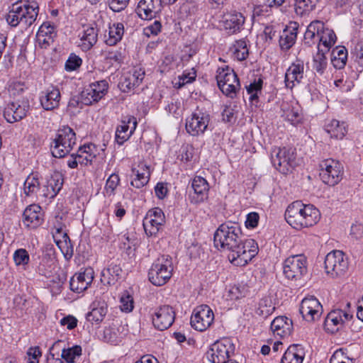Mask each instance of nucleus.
I'll return each instance as SVG.
<instances>
[{
  "instance_id": "nucleus-14",
  "label": "nucleus",
  "mask_w": 363,
  "mask_h": 363,
  "mask_svg": "<svg viewBox=\"0 0 363 363\" xmlns=\"http://www.w3.org/2000/svg\"><path fill=\"white\" fill-rule=\"evenodd\" d=\"M175 312L172 307L164 305L157 308L152 317L154 326L160 330L169 328L174 321Z\"/></svg>"
},
{
  "instance_id": "nucleus-46",
  "label": "nucleus",
  "mask_w": 363,
  "mask_h": 363,
  "mask_svg": "<svg viewBox=\"0 0 363 363\" xmlns=\"http://www.w3.org/2000/svg\"><path fill=\"white\" fill-rule=\"evenodd\" d=\"M104 340L110 344L118 345L121 342L122 336L117 328H108L104 331Z\"/></svg>"
},
{
  "instance_id": "nucleus-12",
  "label": "nucleus",
  "mask_w": 363,
  "mask_h": 363,
  "mask_svg": "<svg viewBox=\"0 0 363 363\" xmlns=\"http://www.w3.org/2000/svg\"><path fill=\"white\" fill-rule=\"evenodd\" d=\"M325 272H344L347 270L348 261L341 250H333L325 259Z\"/></svg>"
},
{
  "instance_id": "nucleus-6",
  "label": "nucleus",
  "mask_w": 363,
  "mask_h": 363,
  "mask_svg": "<svg viewBox=\"0 0 363 363\" xmlns=\"http://www.w3.org/2000/svg\"><path fill=\"white\" fill-rule=\"evenodd\" d=\"M295 151L292 148L274 147L271 153L273 166L283 174H287L296 165Z\"/></svg>"
},
{
  "instance_id": "nucleus-33",
  "label": "nucleus",
  "mask_w": 363,
  "mask_h": 363,
  "mask_svg": "<svg viewBox=\"0 0 363 363\" xmlns=\"http://www.w3.org/2000/svg\"><path fill=\"white\" fill-rule=\"evenodd\" d=\"M150 270L155 272H173L174 264L169 255H162L152 263Z\"/></svg>"
},
{
  "instance_id": "nucleus-19",
  "label": "nucleus",
  "mask_w": 363,
  "mask_h": 363,
  "mask_svg": "<svg viewBox=\"0 0 363 363\" xmlns=\"http://www.w3.org/2000/svg\"><path fill=\"white\" fill-rule=\"evenodd\" d=\"M30 106L28 101L9 103L4 108V116L9 123L21 121L27 115Z\"/></svg>"
},
{
  "instance_id": "nucleus-40",
  "label": "nucleus",
  "mask_w": 363,
  "mask_h": 363,
  "mask_svg": "<svg viewBox=\"0 0 363 363\" xmlns=\"http://www.w3.org/2000/svg\"><path fill=\"white\" fill-rule=\"evenodd\" d=\"M40 189V182L37 174H31L24 182V192L26 196L36 194Z\"/></svg>"
},
{
  "instance_id": "nucleus-5",
  "label": "nucleus",
  "mask_w": 363,
  "mask_h": 363,
  "mask_svg": "<svg viewBox=\"0 0 363 363\" xmlns=\"http://www.w3.org/2000/svg\"><path fill=\"white\" fill-rule=\"evenodd\" d=\"M216 80L220 90L226 96L234 99L240 89V84L238 75L229 67L218 68Z\"/></svg>"
},
{
  "instance_id": "nucleus-36",
  "label": "nucleus",
  "mask_w": 363,
  "mask_h": 363,
  "mask_svg": "<svg viewBox=\"0 0 363 363\" xmlns=\"http://www.w3.org/2000/svg\"><path fill=\"white\" fill-rule=\"evenodd\" d=\"M325 52H326L324 49L323 48H320V45H318V52L313 56V68L320 74H323L328 65L327 58L325 55Z\"/></svg>"
},
{
  "instance_id": "nucleus-10",
  "label": "nucleus",
  "mask_w": 363,
  "mask_h": 363,
  "mask_svg": "<svg viewBox=\"0 0 363 363\" xmlns=\"http://www.w3.org/2000/svg\"><path fill=\"white\" fill-rule=\"evenodd\" d=\"M352 315L341 309L331 311L325 320V329L330 333H335L342 329L345 323L352 318Z\"/></svg>"
},
{
  "instance_id": "nucleus-2",
  "label": "nucleus",
  "mask_w": 363,
  "mask_h": 363,
  "mask_svg": "<svg viewBox=\"0 0 363 363\" xmlns=\"http://www.w3.org/2000/svg\"><path fill=\"white\" fill-rule=\"evenodd\" d=\"M318 208L311 204H304L300 201L291 203L286 208L285 218L294 228L301 230L316 224L320 219Z\"/></svg>"
},
{
  "instance_id": "nucleus-55",
  "label": "nucleus",
  "mask_w": 363,
  "mask_h": 363,
  "mask_svg": "<svg viewBox=\"0 0 363 363\" xmlns=\"http://www.w3.org/2000/svg\"><path fill=\"white\" fill-rule=\"evenodd\" d=\"M26 89V86L23 82H13L10 86L9 91L10 92V94L16 96L21 95L25 89Z\"/></svg>"
},
{
  "instance_id": "nucleus-8",
  "label": "nucleus",
  "mask_w": 363,
  "mask_h": 363,
  "mask_svg": "<svg viewBox=\"0 0 363 363\" xmlns=\"http://www.w3.org/2000/svg\"><path fill=\"white\" fill-rule=\"evenodd\" d=\"M232 346L229 339L215 342L206 354L207 359L211 363H225L233 351Z\"/></svg>"
},
{
  "instance_id": "nucleus-34",
  "label": "nucleus",
  "mask_w": 363,
  "mask_h": 363,
  "mask_svg": "<svg viewBox=\"0 0 363 363\" xmlns=\"http://www.w3.org/2000/svg\"><path fill=\"white\" fill-rule=\"evenodd\" d=\"M325 130L331 138L342 139L347 133V129L343 122L333 119L325 125Z\"/></svg>"
},
{
  "instance_id": "nucleus-21",
  "label": "nucleus",
  "mask_w": 363,
  "mask_h": 363,
  "mask_svg": "<svg viewBox=\"0 0 363 363\" xmlns=\"http://www.w3.org/2000/svg\"><path fill=\"white\" fill-rule=\"evenodd\" d=\"M61 99L59 89L50 86L42 91L40 101L42 107L47 111H51L59 106Z\"/></svg>"
},
{
  "instance_id": "nucleus-57",
  "label": "nucleus",
  "mask_w": 363,
  "mask_h": 363,
  "mask_svg": "<svg viewBox=\"0 0 363 363\" xmlns=\"http://www.w3.org/2000/svg\"><path fill=\"white\" fill-rule=\"evenodd\" d=\"M57 246L67 259H69L72 257L73 247L71 245L70 239H69L68 242L60 243V245H57Z\"/></svg>"
},
{
  "instance_id": "nucleus-37",
  "label": "nucleus",
  "mask_w": 363,
  "mask_h": 363,
  "mask_svg": "<svg viewBox=\"0 0 363 363\" xmlns=\"http://www.w3.org/2000/svg\"><path fill=\"white\" fill-rule=\"evenodd\" d=\"M124 33V26L122 23H113L109 27L108 38L106 40L109 45H116L121 40Z\"/></svg>"
},
{
  "instance_id": "nucleus-9",
  "label": "nucleus",
  "mask_w": 363,
  "mask_h": 363,
  "mask_svg": "<svg viewBox=\"0 0 363 363\" xmlns=\"http://www.w3.org/2000/svg\"><path fill=\"white\" fill-rule=\"evenodd\" d=\"M214 320V314L207 305L197 306L191 317V325L196 330L204 331L211 326Z\"/></svg>"
},
{
  "instance_id": "nucleus-58",
  "label": "nucleus",
  "mask_w": 363,
  "mask_h": 363,
  "mask_svg": "<svg viewBox=\"0 0 363 363\" xmlns=\"http://www.w3.org/2000/svg\"><path fill=\"white\" fill-rule=\"evenodd\" d=\"M348 358L345 355L342 349L336 350L330 359V363H347Z\"/></svg>"
},
{
  "instance_id": "nucleus-63",
  "label": "nucleus",
  "mask_w": 363,
  "mask_h": 363,
  "mask_svg": "<svg viewBox=\"0 0 363 363\" xmlns=\"http://www.w3.org/2000/svg\"><path fill=\"white\" fill-rule=\"evenodd\" d=\"M92 148H94V145H89L88 146H84L83 147L79 148V151L82 152L81 155L85 154L83 155L82 160H85L86 162H91L92 160L96 157L95 155H93L91 152L92 151Z\"/></svg>"
},
{
  "instance_id": "nucleus-50",
  "label": "nucleus",
  "mask_w": 363,
  "mask_h": 363,
  "mask_svg": "<svg viewBox=\"0 0 363 363\" xmlns=\"http://www.w3.org/2000/svg\"><path fill=\"white\" fill-rule=\"evenodd\" d=\"M82 59L75 55H71L65 62V69L67 71H74L79 68L82 65Z\"/></svg>"
},
{
  "instance_id": "nucleus-26",
  "label": "nucleus",
  "mask_w": 363,
  "mask_h": 363,
  "mask_svg": "<svg viewBox=\"0 0 363 363\" xmlns=\"http://www.w3.org/2000/svg\"><path fill=\"white\" fill-rule=\"evenodd\" d=\"M283 272H305L308 270V260L303 255H291L284 262Z\"/></svg>"
},
{
  "instance_id": "nucleus-47",
  "label": "nucleus",
  "mask_w": 363,
  "mask_h": 363,
  "mask_svg": "<svg viewBox=\"0 0 363 363\" xmlns=\"http://www.w3.org/2000/svg\"><path fill=\"white\" fill-rule=\"evenodd\" d=\"M96 88H92V86H90L86 88L82 93V96L84 99V101L85 104H91L93 102H97L101 98H98V93Z\"/></svg>"
},
{
  "instance_id": "nucleus-61",
  "label": "nucleus",
  "mask_w": 363,
  "mask_h": 363,
  "mask_svg": "<svg viewBox=\"0 0 363 363\" xmlns=\"http://www.w3.org/2000/svg\"><path fill=\"white\" fill-rule=\"evenodd\" d=\"M259 214L256 212H252L247 214V219L245 221V225L247 228H255L259 221Z\"/></svg>"
},
{
  "instance_id": "nucleus-48",
  "label": "nucleus",
  "mask_w": 363,
  "mask_h": 363,
  "mask_svg": "<svg viewBox=\"0 0 363 363\" xmlns=\"http://www.w3.org/2000/svg\"><path fill=\"white\" fill-rule=\"evenodd\" d=\"M64 342L61 340L55 342L50 349V357L48 358V363H64L62 359L59 358V351L56 353L54 352L55 350H60L61 345Z\"/></svg>"
},
{
  "instance_id": "nucleus-25",
  "label": "nucleus",
  "mask_w": 363,
  "mask_h": 363,
  "mask_svg": "<svg viewBox=\"0 0 363 363\" xmlns=\"http://www.w3.org/2000/svg\"><path fill=\"white\" fill-rule=\"evenodd\" d=\"M137 127V120L134 116H128L123 121L117 128L116 132V140L119 145L123 144L133 134Z\"/></svg>"
},
{
  "instance_id": "nucleus-53",
  "label": "nucleus",
  "mask_w": 363,
  "mask_h": 363,
  "mask_svg": "<svg viewBox=\"0 0 363 363\" xmlns=\"http://www.w3.org/2000/svg\"><path fill=\"white\" fill-rule=\"evenodd\" d=\"M120 179L119 176L116 174H112L110 175L106 181L105 189L107 193L113 194L114 190L119 184Z\"/></svg>"
},
{
  "instance_id": "nucleus-30",
  "label": "nucleus",
  "mask_w": 363,
  "mask_h": 363,
  "mask_svg": "<svg viewBox=\"0 0 363 363\" xmlns=\"http://www.w3.org/2000/svg\"><path fill=\"white\" fill-rule=\"evenodd\" d=\"M93 274H74L70 279V289L77 293L86 290L94 279Z\"/></svg>"
},
{
  "instance_id": "nucleus-3",
  "label": "nucleus",
  "mask_w": 363,
  "mask_h": 363,
  "mask_svg": "<svg viewBox=\"0 0 363 363\" xmlns=\"http://www.w3.org/2000/svg\"><path fill=\"white\" fill-rule=\"evenodd\" d=\"M38 11L39 7L36 2L21 0L12 4L6 19L12 27L21 25L26 28L35 21Z\"/></svg>"
},
{
  "instance_id": "nucleus-32",
  "label": "nucleus",
  "mask_w": 363,
  "mask_h": 363,
  "mask_svg": "<svg viewBox=\"0 0 363 363\" xmlns=\"http://www.w3.org/2000/svg\"><path fill=\"white\" fill-rule=\"evenodd\" d=\"M283 111L282 116L289 121L292 125L299 123L302 120L300 107L297 105L283 103L281 105Z\"/></svg>"
},
{
  "instance_id": "nucleus-24",
  "label": "nucleus",
  "mask_w": 363,
  "mask_h": 363,
  "mask_svg": "<svg viewBox=\"0 0 363 363\" xmlns=\"http://www.w3.org/2000/svg\"><path fill=\"white\" fill-rule=\"evenodd\" d=\"M79 36L80 38L79 46L83 51H88L97 42L98 30L93 26L84 25L82 26V30L79 34Z\"/></svg>"
},
{
  "instance_id": "nucleus-7",
  "label": "nucleus",
  "mask_w": 363,
  "mask_h": 363,
  "mask_svg": "<svg viewBox=\"0 0 363 363\" xmlns=\"http://www.w3.org/2000/svg\"><path fill=\"white\" fill-rule=\"evenodd\" d=\"M320 177L323 182L328 185L334 186L341 179L343 167L337 160L329 158L320 164Z\"/></svg>"
},
{
  "instance_id": "nucleus-41",
  "label": "nucleus",
  "mask_w": 363,
  "mask_h": 363,
  "mask_svg": "<svg viewBox=\"0 0 363 363\" xmlns=\"http://www.w3.org/2000/svg\"><path fill=\"white\" fill-rule=\"evenodd\" d=\"M319 42L320 48H323L325 52H328L335 43L336 35L332 30L326 29L320 36Z\"/></svg>"
},
{
  "instance_id": "nucleus-39",
  "label": "nucleus",
  "mask_w": 363,
  "mask_h": 363,
  "mask_svg": "<svg viewBox=\"0 0 363 363\" xmlns=\"http://www.w3.org/2000/svg\"><path fill=\"white\" fill-rule=\"evenodd\" d=\"M296 28L285 30L280 37L279 44L282 50H287L295 43L296 39Z\"/></svg>"
},
{
  "instance_id": "nucleus-1",
  "label": "nucleus",
  "mask_w": 363,
  "mask_h": 363,
  "mask_svg": "<svg viewBox=\"0 0 363 363\" xmlns=\"http://www.w3.org/2000/svg\"><path fill=\"white\" fill-rule=\"evenodd\" d=\"M214 245L218 250L228 252V259L235 266H245L258 252L255 240L245 239L239 223L232 221L219 225L214 233Z\"/></svg>"
},
{
  "instance_id": "nucleus-11",
  "label": "nucleus",
  "mask_w": 363,
  "mask_h": 363,
  "mask_svg": "<svg viewBox=\"0 0 363 363\" xmlns=\"http://www.w3.org/2000/svg\"><path fill=\"white\" fill-rule=\"evenodd\" d=\"M165 222L164 214L159 208H155L148 211L143 220V228L146 234L149 236L155 235L160 228Z\"/></svg>"
},
{
  "instance_id": "nucleus-15",
  "label": "nucleus",
  "mask_w": 363,
  "mask_h": 363,
  "mask_svg": "<svg viewBox=\"0 0 363 363\" xmlns=\"http://www.w3.org/2000/svg\"><path fill=\"white\" fill-rule=\"evenodd\" d=\"M107 300L108 297L106 296L96 298L91 304V311L86 315L89 322L98 325L104 320L108 310Z\"/></svg>"
},
{
  "instance_id": "nucleus-22",
  "label": "nucleus",
  "mask_w": 363,
  "mask_h": 363,
  "mask_svg": "<svg viewBox=\"0 0 363 363\" xmlns=\"http://www.w3.org/2000/svg\"><path fill=\"white\" fill-rule=\"evenodd\" d=\"M145 77V70L141 67H133L126 72L123 80L121 82V87L123 91L130 90L135 86H138Z\"/></svg>"
},
{
  "instance_id": "nucleus-52",
  "label": "nucleus",
  "mask_w": 363,
  "mask_h": 363,
  "mask_svg": "<svg viewBox=\"0 0 363 363\" xmlns=\"http://www.w3.org/2000/svg\"><path fill=\"white\" fill-rule=\"evenodd\" d=\"M171 278V275L161 276L160 274H149L148 279L155 286H162Z\"/></svg>"
},
{
  "instance_id": "nucleus-18",
  "label": "nucleus",
  "mask_w": 363,
  "mask_h": 363,
  "mask_svg": "<svg viewBox=\"0 0 363 363\" xmlns=\"http://www.w3.org/2000/svg\"><path fill=\"white\" fill-rule=\"evenodd\" d=\"M304 75V63L297 59L286 69L284 82L286 88L292 89L296 84L301 82Z\"/></svg>"
},
{
  "instance_id": "nucleus-29",
  "label": "nucleus",
  "mask_w": 363,
  "mask_h": 363,
  "mask_svg": "<svg viewBox=\"0 0 363 363\" xmlns=\"http://www.w3.org/2000/svg\"><path fill=\"white\" fill-rule=\"evenodd\" d=\"M305 351L301 345H292L284 354L280 363H302Z\"/></svg>"
},
{
  "instance_id": "nucleus-44",
  "label": "nucleus",
  "mask_w": 363,
  "mask_h": 363,
  "mask_svg": "<svg viewBox=\"0 0 363 363\" xmlns=\"http://www.w3.org/2000/svg\"><path fill=\"white\" fill-rule=\"evenodd\" d=\"M233 55L239 61L245 60L248 55V48L245 40H237L233 45Z\"/></svg>"
},
{
  "instance_id": "nucleus-59",
  "label": "nucleus",
  "mask_w": 363,
  "mask_h": 363,
  "mask_svg": "<svg viewBox=\"0 0 363 363\" xmlns=\"http://www.w3.org/2000/svg\"><path fill=\"white\" fill-rule=\"evenodd\" d=\"M92 88H96L98 93V98H102L106 93L108 89V83L106 80H101L99 82H96L91 84Z\"/></svg>"
},
{
  "instance_id": "nucleus-28",
  "label": "nucleus",
  "mask_w": 363,
  "mask_h": 363,
  "mask_svg": "<svg viewBox=\"0 0 363 363\" xmlns=\"http://www.w3.org/2000/svg\"><path fill=\"white\" fill-rule=\"evenodd\" d=\"M271 329L274 335L281 337L289 336L293 330L292 320L286 316L277 317L271 323Z\"/></svg>"
},
{
  "instance_id": "nucleus-16",
  "label": "nucleus",
  "mask_w": 363,
  "mask_h": 363,
  "mask_svg": "<svg viewBox=\"0 0 363 363\" xmlns=\"http://www.w3.org/2000/svg\"><path fill=\"white\" fill-rule=\"evenodd\" d=\"M191 187L193 190V193L189 194L191 203L199 204L208 199L209 184L204 178L196 176L191 181Z\"/></svg>"
},
{
  "instance_id": "nucleus-51",
  "label": "nucleus",
  "mask_w": 363,
  "mask_h": 363,
  "mask_svg": "<svg viewBox=\"0 0 363 363\" xmlns=\"http://www.w3.org/2000/svg\"><path fill=\"white\" fill-rule=\"evenodd\" d=\"M42 352L39 347H30L27 351L28 363H39Z\"/></svg>"
},
{
  "instance_id": "nucleus-56",
  "label": "nucleus",
  "mask_w": 363,
  "mask_h": 363,
  "mask_svg": "<svg viewBox=\"0 0 363 363\" xmlns=\"http://www.w3.org/2000/svg\"><path fill=\"white\" fill-rule=\"evenodd\" d=\"M130 0H108L110 9L115 12H120L125 9Z\"/></svg>"
},
{
  "instance_id": "nucleus-38",
  "label": "nucleus",
  "mask_w": 363,
  "mask_h": 363,
  "mask_svg": "<svg viewBox=\"0 0 363 363\" xmlns=\"http://www.w3.org/2000/svg\"><path fill=\"white\" fill-rule=\"evenodd\" d=\"M249 294V286L247 285H234L230 288L227 294V299L237 301L245 297Z\"/></svg>"
},
{
  "instance_id": "nucleus-13",
  "label": "nucleus",
  "mask_w": 363,
  "mask_h": 363,
  "mask_svg": "<svg viewBox=\"0 0 363 363\" xmlns=\"http://www.w3.org/2000/svg\"><path fill=\"white\" fill-rule=\"evenodd\" d=\"M299 311L306 320L311 322L320 317L322 306L315 297L307 296L302 300Z\"/></svg>"
},
{
  "instance_id": "nucleus-54",
  "label": "nucleus",
  "mask_w": 363,
  "mask_h": 363,
  "mask_svg": "<svg viewBox=\"0 0 363 363\" xmlns=\"http://www.w3.org/2000/svg\"><path fill=\"white\" fill-rule=\"evenodd\" d=\"M53 239L56 245H60L65 242H68L69 238L67 233V229H62L58 230H52Z\"/></svg>"
},
{
  "instance_id": "nucleus-4",
  "label": "nucleus",
  "mask_w": 363,
  "mask_h": 363,
  "mask_svg": "<svg viewBox=\"0 0 363 363\" xmlns=\"http://www.w3.org/2000/svg\"><path fill=\"white\" fill-rule=\"evenodd\" d=\"M76 135L73 130L68 127L60 129L50 145L53 157L62 158L68 155L76 145Z\"/></svg>"
},
{
  "instance_id": "nucleus-35",
  "label": "nucleus",
  "mask_w": 363,
  "mask_h": 363,
  "mask_svg": "<svg viewBox=\"0 0 363 363\" xmlns=\"http://www.w3.org/2000/svg\"><path fill=\"white\" fill-rule=\"evenodd\" d=\"M63 182L62 174L58 172H54L47 182L51 189L50 193L47 194V196H50V199L54 198L61 190Z\"/></svg>"
},
{
  "instance_id": "nucleus-42",
  "label": "nucleus",
  "mask_w": 363,
  "mask_h": 363,
  "mask_svg": "<svg viewBox=\"0 0 363 363\" xmlns=\"http://www.w3.org/2000/svg\"><path fill=\"white\" fill-rule=\"evenodd\" d=\"M319 0H296L295 11L298 15L303 16L313 11Z\"/></svg>"
},
{
  "instance_id": "nucleus-64",
  "label": "nucleus",
  "mask_w": 363,
  "mask_h": 363,
  "mask_svg": "<svg viewBox=\"0 0 363 363\" xmlns=\"http://www.w3.org/2000/svg\"><path fill=\"white\" fill-rule=\"evenodd\" d=\"M350 234L355 239H359L363 235V225L361 223H354L351 226Z\"/></svg>"
},
{
  "instance_id": "nucleus-20",
  "label": "nucleus",
  "mask_w": 363,
  "mask_h": 363,
  "mask_svg": "<svg viewBox=\"0 0 363 363\" xmlns=\"http://www.w3.org/2000/svg\"><path fill=\"white\" fill-rule=\"evenodd\" d=\"M209 122V116L203 112L194 113L186 123V129L192 135L202 134L206 130Z\"/></svg>"
},
{
  "instance_id": "nucleus-43",
  "label": "nucleus",
  "mask_w": 363,
  "mask_h": 363,
  "mask_svg": "<svg viewBox=\"0 0 363 363\" xmlns=\"http://www.w3.org/2000/svg\"><path fill=\"white\" fill-rule=\"evenodd\" d=\"M82 347L79 345H74L68 348H62L61 357L67 363H74L77 358L82 355Z\"/></svg>"
},
{
  "instance_id": "nucleus-49",
  "label": "nucleus",
  "mask_w": 363,
  "mask_h": 363,
  "mask_svg": "<svg viewBox=\"0 0 363 363\" xmlns=\"http://www.w3.org/2000/svg\"><path fill=\"white\" fill-rule=\"evenodd\" d=\"M29 258V255L25 249H18L13 254V259L16 265L28 264Z\"/></svg>"
},
{
  "instance_id": "nucleus-17",
  "label": "nucleus",
  "mask_w": 363,
  "mask_h": 363,
  "mask_svg": "<svg viewBox=\"0 0 363 363\" xmlns=\"http://www.w3.org/2000/svg\"><path fill=\"white\" fill-rule=\"evenodd\" d=\"M162 9V0H140L138 2L136 13L144 20L156 18Z\"/></svg>"
},
{
  "instance_id": "nucleus-60",
  "label": "nucleus",
  "mask_w": 363,
  "mask_h": 363,
  "mask_svg": "<svg viewBox=\"0 0 363 363\" xmlns=\"http://www.w3.org/2000/svg\"><path fill=\"white\" fill-rule=\"evenodd\" d=\"M60 324L66 326L68 330H72L77 325V319L73 315H67L60 320Z\"/></svg>"
},
{
  "instance_id": "nucleus-31",
  "label": "nucleus",
  "mask_w": 363,
  "mask_h": 363,
  "mask_svg": "<svg viewBox=\"0 0 363 363\" xmlns=\"http://www.w3.org/2000/svg\"><path fill=\"white\" fill-rule=\"evenodd\" d=\"M138 167V169L134 167L132 168V172L135 177L131 181L130 184L133 186L140 189L148 183L150 172L149 167L143 163H140Z\"/></svg>"
},
{
  "instance_id": "nucleus-23",
  "label": "nucleus",
  "mask_w": 363,
  "mask_h": 363,
  "mask_svg": "<svg viewBox=\"0 0 363 363\" xmlns=\"http://www.w3.org/2000/svg\"><path fill=\"white\" fill-rule=\"evenodd\" d=\"M43 220L41 207L32 204L26 207L23 213V223L26 228H35L40 225Z\"/></svg>"
},
{
  "instance_id": "nucleus-45",
  "label": "nucleus",
  "mask_w": 363,
  "mask_h": 363,
  "mask_svg": "<svg viewBox=\"0 0 363 363\" xmlns=\"http://www.w3.org/2000/svg\"><path fill=\"white\" fill-rule=\"evenodd\" d=\"M120 309L123 312L130 313L134 308L133 296L127 291H124L120 297Z\"/></svg>"
},
{
  "instance_id": "nucleus-27",
  "label": "nucleus",
  "mask_w": 363,
  "mask_h": 363,
  "mask_svg": "<svg viewBox=\"0 0 363 363\" xmlns=\"http://www.w3.org/2000/svg\"><path fill=\"white\" fill-rule=\"evenodd\" d=\"M244 23L243 15L241 13L234 12L223 16V26L228 34H234L240 30Z\"/></svg>"
},
{
  "instance_id": "nucleus-62",
  "label": "nucleus",
  "mask_w": 363,
  "mask_h": 363,
  "mask_svg": "<svg viewBox=\"0 0 363 363\" xmlns=\"http://www.w3.org/2000/svg\"><path fill=\"white\" fill-rule=\"evenodd\" d=\"M54 32V28L50 26V25H47L46 23H43L39 28V30L37 33V38H43V37L52 36Z\"/></svg>"
}]
</instances>
